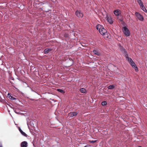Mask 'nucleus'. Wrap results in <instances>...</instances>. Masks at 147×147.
Instances as JSON below:
<instances>
[{
    "mask_svg": "<svg viewBox=\"0 0 147 147\" xmlns=\"http://www.w3.org/2000/svg\"><path fill=\"white\" fill-rule=\"evenodd\" d=\"M93 52L96 55H97L98 56L100 55V53L97 50H93Z\"/></svg>",
    "mask_w": 147,
    "mask_h": 147,
    "instance_id": "obj_13",
    "label": "nucleus"
},
{
    "mask_svg": "<svg viewBox=\"0 0 147 147\" xmlns=\"http://www.w3.org/2000/svg\"><path fill=\"white\" fill-rule=\"evenodd\" d=\"M3 61L2 60L0 59V65H3Z\"/></svg>",
    "mask_w": 147,
    "mask_h": 147,
    "instance_id": "obj_24",
    "label": "nucleus"
},
{
    "mask_svg": "<svg viewBox=\"0 0 147 147\" xmlns=\"http://www.w3.org/2000/svg\"><path fill=\"white\" fill-rule=\"evenodd\" d=\"M119 20L121 21L122 22L123 21V19L122 18H121L119 19Z\"/></svg>",
    "mask_w": 147,
    "mask_h": 147,
    "instance_id": "obj_27",
    "label": "nucleus"
},
{
    "mask_svg": "<svg viewBox=\"0 0 147 147\" xmlns=\"http://www.w3.org/2000/svg\"><path fill=\"white\" fill-rule=\"evenodd\" d=\"M9 48H7V49H6V53H7V55H5L4 60L3 61L5 62L4 64V65L5 67L8 69L9 68V54L8 52Z\"/></svg>",
    "mask_w": 147,
    "mask_h": 147,
    "instance_id": "obj_1",
    "label": "nucleus"
},
{
    "mask_svg": "<svg viewBox=\"0 0 147 147\" xmlns=\"http://www.w3.org/2000/svg\"><path fill=\"white\" fill-rule=\"evenodd\" d=\"M10 99H11V100H12L13 102H15L16 100H18V98H16L11 96L10 95Z\"/></svg>",
    "mask_w": 147,
    "mask_h": 147,
    "instance_id": "obj_17",
    "label": "nucleus"
},
{
    "mask_svg": "<svg viewBox=\"0 0 147 147\" xmlns=\"http://www.w3.org/2000/svg\"><path fill=\"white\" fill-rule=\"evenodd\" d=\"M51 50V49L49 48L46 49L44 50V53L47 54L50 52Z\"/></svg>",
    "mask_w": 147,
    "mask_h": 147,
    "instance_id": "obj_12",
    "label": "nucleus"
},
{
    "mask_svg": "<svg viewBox=\"0 0 147 147\" xmlns=\"http://www.w3.org/2000/svg\"><path fill=\"white\" fill-rule=\"evenodd\" d=\"M16 89H17V90H18V89L17 88H16Z\"/></svg>",
    "mask_w": 147,
    "mask_h": 147,
    "instance_id": "obj_36",
    "label": "nucleus"
},
{
    "mask_svg": "<svg viewBox=\"0 0 147 147\" xmlns=\"http://www.w3.org/2000/svg\"><path fill=\"white\" fill-rule=\"evenodd\" d=\"M115 86L114 85H109L108 87V88L109 89H112L115 88Z\"/></svg>",
    "mask_w": 147,
    "mask_h": 147,
    "instance_id": "obj_20",
    "label": "nucleus"
},
{
    "mask_svg": "<svg viewBox=\"0 0 147 147\" xmlns=\"http://www.w3.org/2000/svg\"><path fill=\"white\" fill-rule=\"evenodd\" d=\"M107 104V102L106 101H103L102 102V105H105Z\"/></svg>",
    "mask_w": 147,
    "mask_h": 147,
    "instance_id": "obj_23",
    "label": "nucleus"
},
{
    "mask_svg": "<svg viewBox=\"0 0 147 147\" xmlns=\"http://www.w3.org/2000/svg\"><path fill=\"white\" fill-rule=\"evenodd\" d=\"M133 62H134V61H133L132 59L131 61H130V62H129V63L130 64H131V63H132Z\"/></svg>",
    "mask_w": 147,
    "mask_h": 147,
    "instance_id": "obj_29",
    "label": "nucleus"
},
{
    "mask_svg": "<svg viewBox=\"0 0 147 147\" xmlns=\"http://www.w3.org/2000/svg\"><path fill=\"white\" fill-rule=\"evenodd\" d=\"M7 71H8V72L9 74V71L8 70Z\"/></svg>",
    "mask_w": 147,
    "mask_h": 147,
    "instance_id": "obj_34",
    "label": "nucleus"
},
{
    "mask_svg": "<svg viewBox=\"0 0 147 147\" xmlns=\"http://www.w3.org/2000/svg\"><path fill=\"white\" fill-rule=\"evenodd\" d=\"M141 9H142L144 12H147V10L145 8V7H144V6L143 5H142V6H140Z\"/></svg>",
    "mask_w": 147,
    "mask_h": 147,
    "instance_id": "obj_18",
    "label": "nucleus"
},
{
    "mask_svg": "<svg viewBox=\"0 0 147 147\" xmlns=\"http://www.w3.org/2000/svg\"><path fill=\"white\" fill-rule=\"evenodd\" d=\"M135 14L139 20L142 21L144 20V18L143 16L142 15H141L139 13L136 12Z\"/></svg>",
    "mask_w": 147,
    "mask_h": 147,
    "instance_id": "obj_5",
    "label": "nucleus"
},
{
    "mask_svg": "<svg viewBox=\"0 0 147 147\" xmlns=\"http://www.w3.org/2000/svg\"><path fill=\"white\" fill-rule=\"evenodd\" d=\"M130 65L132 66L135 69V70L136 71H138V68L136 66V65L134 62L130 64Z\"/></svg>",
    "mask_w": 147,
    "mask_h": 147,
    "instance_id": "obj_11",
    "label": "nucleus"
},
{
    "mask_svg": "<svg viewBox=\"0 0 147 147\" xmlns=\"http://www.w3.org/2000/svg\"><path fill=\"white\" fill-rule=\"evenodd\" d=\"M3 91L4 92H3V94H4V93H5V92H6V94L7 95V96H6V98H7V99L8 98H9V92L8 91H7L5 89L4 90H3Z\"/></svg>",
    "mask_w": 147,
    "mask_h": 147,
    "instance_id": "obj_16",
    "label": "nucleus"
},
{
    "mask_svg": "<svg viewBox=\"0 0 147 147\" xmlns=\"http://www.w3.org/2000/svg\"><path fill=\"white\" fill-rule=\"evenodd\" d=\"M20 146L21 147H27L28 143L26 141H23L21 143Z\"/></svg>",
    "mask_w": 147,
    "mask_h": 147,
    "instance_id": "obj_9",
    "label": "nucleus"
},
{
    "mask_svg": "<svg viewBox=\"0 0 147 147\" xmlns=\"http://www.w3.org/2000/svg\"><path fill=\"white\" fill-rule=\"evenodd\" d=\"M123 32L124 34L126 36H129L130 35V32L128 29L126 27H124L123 28Z\"/></svg>",
    "mask_w": 147,
    "mask_h": 147,
    "instance_id": "obj_4",
    "label": "nucleus"
},
{
    "mask_svg": "<svg viewBox=\"0 0 147 147\" xmlns=\"http://www.w3.org/2000/svg\"><path fill=\"white\" fill-rule=\"evenodd\" d=\"M109 35V34L107 32L105 33L104 34H103L102 35L104 36V37L105 39H107L108 38Z\"/></svg>",
    "mask_w": 147,
    "mask_h": 147,
    "instance_id": "obj_15",
    "label": "nucleus"
},
{
    "mask_svg": "<svg viewBox=\"0 0 147 147\" xmlns=\"http://www.w3.org/2000/svg\"><path fill=\"white\" fill-rule=\"evenodd\" d=\"M138 147H142L141 146H138Z\"/></svg>",
    "mask_w": 147,
    "mask_h": 147,
    "instance_id": "obj_35",
    "label": "nucleus"
},
{
    "mask_svg": "<svg viewBox=\"0 0 147 147\" xmlns=\"http://www.w3.org/2000/svg\"><path fill=\"white\" fill-rule=\"evenodd\" d=\"M127 59H128V61L129 62L131 61L132 60V59L131 58H129V57H127Z\"/></svg>",
    "mask_w": 147,
    "mask_h": 147,
    "instance_id": "obj_25",
    "label": "nucleus"
},
{
    "mask_svg": "<svg viewBox=\"0 0 147 147\" xmlns=\"http://www.w3.org/2000/svg\"><path fill=\"white\" fill-rule=\"evenodd\" d=\"M19 130L20 132L21 133V134L24 136L27 137V135L22 130L20 129V128H19Z\"/></svg>",
    "mask_w": 147,
    "mask_h": 147,
    "instance_id": "obj_14",
    "label": "nucleus"
},
{
    "mask_svg": "<svg viewBox=\"0 0 147 147\" xmlns=\"http://www.w3.org/2000/svg\"><path fill=\"white\" fill-rule=\"evenodd\" d=\"M90 142V143H94L95 142H96V140H95V141H93V140H92V141H89Z\"/></svg>",
    "mask_w": 147,
    "mask_h": 147,
    "instance_id": "obj_26",
    "label": "nucleus"
},
{
    "mask_svg": "<svg viewBox=\"0 0 147 147\" xmlns=\"http://www.w3.org/2000/svg\"><path fill=\"white\" fill-rule=\"evenodd\" d=\"M97 29L98 30L100 33L102 35L104 34L107 32V30L102 25L98 24V25L96 27Z\"/></svg>",
    "mask_w": 147,
    "mask_h": 147,
    "instance_id": "obj_2",
    "label": "nucleus"
},
{
    "mask_svg": "<svg viewBox=\"0 0 147 147\" xmlns=\"http://www.w3.org/2000/svg\"><path fill=\"white\" fill-rule=\"evenodd\" d=\"M107 20L108 22L110 24H112L113 23V21L112 18L110 17L107 16Z\"/></svg>",
    "mask_w": 147,
    "mask_h": 147,
    "instance_id": "obj_8",
    "label": "nucleus"
},
{
    "mask_svg": "<svg viewBox=\"0 0 147 147\" xmlns=\"http://www.w3.org/2000/svg\"><path fill=\"white\" fill-rule=\"evenodd\" d=\"M0 147H3L1 142H0Z\"/></svg>",
    "mask_w": 147,
    "mask_h": 147,
    "instance_id": "obj_30",
    "label": "nucleus"
},
{
    "mask_svg": "<svg viewBox=\"0 0 147 147\" xmlns=\"http://www.w3.org/2000/svg\"><path fill=\"white\" fill-rule=\"evenodd\" d=\"M6 92H5V93H4V94H1V95H0V101L1 102L3 101L4 102V99H5V100H4V104L6 105L7 108H8L7 105L8 106H9V102L6 99H5V97L4 95L6 96Z\"/></svg>",
    "mask_w": 147,
    "mask_h": 147,
    "instance_id": "obj_3",
    "label": "nucleus"
},
{
    "mask_svg": "<svg viewBox=\"0 0 147 147\" xmlns=\"http://www.w3.org/2000/svg\"><path fill=\"white\" fill-rule=\"evenodd\" d=\"M84 147H90V145H88L85 146Z\"/></svg>",
    "mask_w": 147,
    "mask_h": 147,
    "instance_id": "obj_28",
    "label": "nucleus"
},
{
    "mask_svg": "<svg viewBox=\"0 0 147 147\" xmlns=\"http://www.w3.org/2000/svg\"><path fill=\"white\" fill-rule=\"evenodd\" d=\"M114 13L116 16H119L121 13V12L120 10L117 9L114 11Z\"/></svg>",
    "mask_w": 147,
    "mask_h": 147,
    "instance_id": "obj_10",
    "label": "nucleus"
},
{
    "mask_svg": "<svg viewBox=\"0 0 147 147\" xmlns=\"http://www.w3.org/2000/svg\"><path fill=\"white\" fill-rule=\"evenodd\" d=\"M137 0V1H138V0Z\"/></svg>",
    "mask_w": 147,
    "mask_h": 147,
    "instance_id": "obj_37",
    "label": "nucleus"
},
{
    "mask_svg": "<svg viewBox=\"0 0 147 147\" xmlns=\"http://www.w3.org/2000/svg\"><path fill=\"white\" fill-rule=\"evenodd\" d=\"M75 13L76 15L79 18H82L83 16V14L81 11L77 10Z\"/></svg>",
    "mask_w": 147,
    "mask_h": 147,
    "instance_id": "obj_6",
    "label": "nucleus"
},
{
    "mask_svg": "<svg viewBox=\"0 0 147 147\" xmlns=\"http://www.w3.org/2000/svg\"><path fill=\"white\" fill-rule=\"evenodd\" d=\"M127 57H128V55L127 54L126 55V58H127Z\"/></svg>",
    "mask_w": 147,
    "mask_h": 147,
    "instance_id": "obj_32",
    "label": "nucleus"
},
{
    "mask_svg": "<svg viewBox=\"0 0 147 147\" xmlns=\"http://www.w3.org/2000/svg\"><path fill=\"white\" fill-rule=\"evenodd\" d=\"M80 91L81 92L83 93H85L86 92V90L84 88H82L80 89Z\"/></svg>",
    "mask_w": 147,
    "mask_h": 147,
    "instance_id": "obj_19",
    "label": "nucleus"
},
{
    "mask_svg": "<svg viewBox=\"0 0 147 147\" xmlns=\"http://www.w3.org/2000/svg\"><path fill=\"white\" fill-rule=\"evenodd\" d=\"M57 91H58V92H61V93H64L65 92L63 90L61 89H57Z\"/></svg>",
    "mask_w": 147,
    "mask_h": 147,
    "instance_id": "obj_22",
    "label": "nucleus"
},
{
    "mask_svg": "<svg viewBox=\"0 0 147 147\" xmlns=\"http://www.w3.org/2000/svg\"><path fill=\"white\" fill-rule=\"evenodd\" d=\"M78 113V112H71L68 114V115L70 117H72L74 116H77Z\"/></svg>",
    "mask_w": 147,
    "mask_h": 147,
    "instance_id": "obj_7",
    "label": "nucleus"
},
{
    "mask_svg": "<svg viewBox=\"0 0 147 147\" xmlns=\"http://www.w3.org/2000/svg\"><path fill=\"white\" fill-rule=\"evenodd\" d=\"M137 1L140 6H142V5H143L141 0H138Z\"/></svg>",
    "mask_w": 147,
    "mask_h": 147,
    "instance_id": "obj_21",
    "label": "nucleus"
},
{
    "mask_svg": "<svg viewBox=\"0 0 147 147\" xmlns=\"http://www.w3.org/2000/svg\"><path fill=\"white\" fill-rule=\"evenodd\" d=\"M7 111L8 112H9V110H8V109H7Z\"/></svg>",
    "mask_w": 147,
    "mask_h": 147,
    "instance_id": "obj_33",
    "label": "nucleus"
},
{
    "mask_svg": "<svg viewBox=\"0 0 147 147\" xmlns=\"http://www.w3.org/2000/svg\"><path fill=\"white\" fill-rule=\"evenodd\" d=\"M120 49H121L123 50H124V49H123V48L122 47H121V48H120Z\"/></svg>",
    "mask_w": 147,
    "mask_h": 147,
    "instance_id": "obj_31",
    "label": "nucleus"
}]
</instances>
